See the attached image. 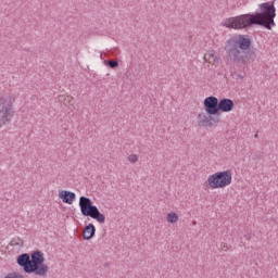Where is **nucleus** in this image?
<instances>
[{"mask_svg":"<svg viewBox=\"0 0 278 278\" xmlns=\"http://www.w3.org/2000/svg\"><path fill=\"white\" fill-rule=\"evenodd\" d=\"M59 198L67 205H73V201L77 199V195L73 191L62 190L59 192Z\"/></svg>","mask_w":278,"mask_h":278,"instance_id":"9","label":"nucleus"},{"mask_svg":"<svg viewBox=\"0 0 278 278\" xmlns=\"http://www.w3.org/2000/svg\"><path fill=\"white\" fill-rule=\"evenodd\" d=\"M260 12L242 14L236 17H229L222 22L224 27L228 29H249L253 25H258L265 29H273L275 27V16H277V9L275 2H264L258 5Z\"/></svg>","mask_w":278,"mask_h":278,"instance_id":"1","label":"nucleus"},{"mask_svg":"<svg viewBox=\"0 0 278 278\" xmlns=\"http://www.w3.org/2000/svg\"><path fill=\"white\" fill-rule=\"evenodd\" d=\"M16 264L23 268L26 275H36L37 277H47L49 266L45 264V254L40 250L20 254L16 257Z\"/></svg>","mask_w":278,"mask_h":278,"instance_id":"2","label":"nucleus"},{"mask_svg":"<svg viewBox=\"0 0 278 278\" xmlns=\"http://www.w3.org/2000/svg\"><path fill=\"white\" fill-rule=\"evenodd\" d=\"M245 240H251V233L244 236Z\"/></svg>","mask_w":278,"mask_h":278,"instance_id":"17","label":"nucleus"},{"mask_svg":"<svg viewBox=\"0 0 278 278\" xmlns=\"http://www.w3.org/2000/svg\"><path fill=\"white\" fill-rule=\"evenodd\" d=\"M177 220H179V216L177 215V213L172 212L167 214V222L175 224L177 223Z\"/></svg>","mask_w":278,"mask_h":278,"instance_id":"13","label":"nucleus"},{"mask_svg":"<svg viewBox=\"0 0 278 278\" xmlns=\"http://www.w3.org/2000/svg\"><path fill=\"white\" fill-rule=\"evenodd\" d=\"M232 45L237 46L242 51H245V53H252L251 52V38L247 35H237L228 39Z\"/></svg>","mask_w":278,"mask_h":278,"instance_id":"8","label":"nucleus"},{"mask_svg":"<svg viewBox=\"0 0 278 278\" xmlns=\"http://www.w3.org/2000/svg\"><path fill=\"white\" fill-rule=\"evenodd\" d=\"M94 233H97V228L94 227L93 224H88L84 228L83 238L84 240H92V238H94Z\"/></svg>","mask_w":278,"mask_h":278,"instance_id":"11","label":"nucleus"},{"mask_svg":"<svg viewBox=\"0 0 278 278\" xmlns=\"http://www.w3.org/2000/svg\"><path fill=\"white\" fill-rule=\"evenodd\" d=\"M12 118H14L12 102L8 98H0V127L10 123Z\"/></svg>","mask_w":278,"mask_h":278,"instance_id":"7","label":"nucleus"},{"mask_svg":"<svg viewBox=\"0 0 278 278\" xmlns=\"http://www.w3.org/2000/svg\"><path fill=\"white\" fill-rule=\"evenodd\" d=\"M204 60H205V62H208V64H217L218 55H216V52H214V50H212L204 54Z\"/></svg>","mask_w":278,"mask_h":278,"instance_id":"12","label":"nucleus"},{"mask_svg":"<svg viewBox=\"0 0 278 278\" xmlns=\"http://www.w3.org/2000/svg\"><path fill=\"white\" fill-rule=\"evenodd\" d=\"M231 170L217 172L211 175L207 179L210 188H227L231 184Z\"/></svg>","mask_w":278,"mask_h":278,"instance_id":"6","label":"nucleus"},{"mask_svg":"<svg viewBox=\"0 0 278 278\" xmlns=\"http://www.w3.org/2000/svg\"><path fill=\"white\" fill-rule=\"evenodd\" d=\"M78 205L83 216H90V218H93V220H97V223H100V225L105 223V215L99 211L97 205H92V200H90V198L81 195L79 198Z\"/></svg>","mask_w":278,"mask_h":278,"instance_id":"4","label":"nucleus"},{"mask_svg":"<svg viewBox=\"0 0 278 278\" xmlns=\"http://www.w3.org/2000/svg\"><path fill=\"white\" fill-rule=\"evenodd\" d=\"M254 138H258V135H257V134H255V135H254Z\"/></svg>","mask_w":278,"mask_h":278,"instance_id":"18","label":"nucleus"},{"mask_svg":"<svg viewBox=\"0 0 278 278\" xmlns=\"http://www.w3.org/2000/svg\"><path fill=\"white\" fill-rule=\"evenodd\" d=\"M219 112H231L235 108L233 100L229 98H223L218 100Z\"/></svg>","mask_w":278,"mask_h":278,"instance_id":"10","label":"nucleus"},{"mask_svg":"<svg viewBox=\"0 0 278 278\" xmlns=\"http://www.w3.org/2000/svg\"><path fill=\"white\" fill-rule=\"evenodd\" d=\"M106 66H109L110 68H118V61L117 60H108L104 61Z\"/></svg>","mask_w":278,"mask_h":278,"instance_id":"14","label":"nucleus"},{"mask_svg":"<svg viewBox=\"0 0 278 278\" xmlns=\"http://www.w3.org/2000/svg\"><path fill=\"white\" fill-rule=\"evenodd\" d=\"M224 50L226 51L230 62H233V64L244 65L247 64V60H249V56L253 58V55H255L254 52H245L241 48H238V46H235V43H231V41L229 40L226 41Z\"/></svg>","mask_w":278,"mask_h":278,"instance_id":"5","label":"nucleus"},{"mask_svg":"<svg viewBox=\"0 0 278 278\" xmlns=\"http://www.w3.org/2000/svg\"><path fill=\"white\" fill-rule=\"evenodd\" d=\"M11 245L12 247H23V240H21V238H17V241L16 240H12L11 241Z\"/></svg>","mask_w":278,"mask_h":278,"instance_id":"15","label":"nucleus"},{"mask_svg":"<svg viewBox=\"0 0 278 278\" xmlns=\"http://www.w3.org/2000/svg\"><path fill=\"white\" fill-rule=\"evenodd\" d=\"M203 105L205 112L198 115L199 127H214L216 123H220L218 98L210 96L204 99Z\"/></svg>","mask_w":278,"mask_h":278,"instance_id":"3","label":"nucleus"},{"mask_svg":"<svg viewBox=\"0 0 278 278\" xmlns=\"http://www.w3.org/2000/svg\"><path fill=\"white\" fill-rule=\"evenodd\" d=\"M128 161L131 163V164H136V162H138V155L136 154H130L128 156Z\"/></svg>","mask_w":278,"mask_h":278,"instance_id":"16","label":"nucleus"}]
</instances>
